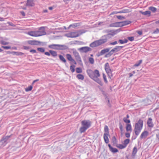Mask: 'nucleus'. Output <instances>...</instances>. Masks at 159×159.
<instances>
[{
    "label": "nucleus",
    "mask_w": 159,
    "mask_h": 159,
    "mask_svg": "<svg viewBox=\"0 0 159 159\" xmlns=\"http://www.w3.org/2000/svg\"><path fill=\"white\" fill-rule=\"evenodd\" d=\"M143 120L139 119L138 121L135 124L134 131L136 135H138L143 129Z\"/></svg>",
    "instance_id": "1"
},
{
    "label": "nucleus",
    "mask_w": 159,
    "mask_h": 159,
    "mask_svg": "<svg viewBox=\"0 0 159 159\" xmlns=\"http://www.w3.org/2000/svg\"><path fill=\"white\" fill-rule=\"evenodd\" d=\"M82 126L80 129L81 133L84 132L88 129L91 126V122L89 120H84L82 121L81 122Z\"/></svg>",
    "instance_id": "2"
},
{
    "label": "nucleus",
    "mask_w": 159,
    "mask_h": 159,
    "mask_svg": "<svg viewBox=\"0 0 159 159\" xmlns=\"http://www.w3.org/2000/svg\"><path fill=\"white\" fill-rule=\"evenodd\" d=\"M87 73L89 77L92 79L96 77H98L100 75L99 71L97 70L93 71L89 69L87 70Z\"/></svg>",
    "instance_id": "3"
},
{
    "label": "nucleus",
    "mask_w": 159,
    "mask_h": 159,
    "mask_svg": "<svg viewBox=\"0 0 159 159\" xmlns=\"http://www.w3.org/2000/svg\"><path fill=\"white\" fill-rule=\"evenodd\" d=\"M107 41V39H100L99 40H96L91 43L90 44V46L92 48L101 45L105 43Z\"/></svg>",
    "instance_id": "4"
},
{
    "label": "nucleus",
    "mask_w": 159,
    "mask_h": 159,
    "mask_svg": "<svg viewBox=\"0 0 159 159\" xmlns=\"http://www.w3.org/2000/svg\"><path fill=\"white\" fill-rule=\"evenodd\" d=\"M50 48L56 50H64L67 48V47L65 45L52 44L48 46Z\"/></svg>",
    "instance_id": "5"
},
{
    "label": "nucleus",
    "mask_w": 159,
    "mask_h": 159,
    "mask_svg": "<svg viewBox=\"0 0 159 159\" xmlns=\"http://www.w3.org/2000/svg\"><path fill=\"white\" fill-rule=\"evenodd\" d=\"M108 128L107 125H105L104 127V131L105 132L104 134L103 138L105 142L107 143L109 142V140L108 136Z\"/></svg>",
    "instance_id": "6"
},
{
    "label": "nucleus",
    "mask_w": 159,
    "mask_h": 159,
    "mask_svg": "<svg viewBox=\"0 0 159 159\" xmlns=\"http://www.w3.org/2000/svg\"><path fill=\"white\" fill-rule=\"evenodd\" d=\"M11 136L3 137L0 141V144L3 146H5L9 141V139Z\"/></svg>",
    "instance_id": "7"
},
{
    "label": "nucleus",
    "mask_w": 159,
    "mask_h": 159,
    "mask_svg": "<svg viewBox=\"0 0 159 159\" xmlns=\"http://www.w3.org/2000/svg\"><path fill=\"white\" fill-rule=\"evenodd\" d=\"M37 32L38 37L45 35L46 34V33L45 31L44 27H42L39 28L38 30L37 31Z\"/></svg>",
    "instance_id": "8"
},
{
    "label": "nucleus",
    "mask_w": 159,
    "mask_h": 159,
    "mask_svg": "<svg viewBox=\"0 0 159 159\" xmlns=\"http://www.w3.org/2000/svg\"><path fill=\"white\" fill-rule=\"evenodd\" d=\"M79 50L82 52L87 53L92 50V49L88 47H84L79 49Z\"/></svg>",
    "instance_id": "9"
},
{
    "label": "nucleus",
    "mask_w": 159,
    "mask_h": 159,
    "mask_svg": "<svg viewBox=\"0 0 159 159\" xmlns=\"http://www.w3.org/2000/svg\"><path fill=\"white\" fill-rule=\"evenodd\" d=\"M73 54L76 60L78 61L79 62H81L82 61L81 60V57L79 53L76 51L73 52Z\"/></svg>",
    "instance_id": "10"
},
{
    "label": "nucleus",
    "mask_w": 159,
    "mask_h": 159,
    "mask_svg": "<svg viewBox=\"0 0 159 159\" xmlns=\"http://www.w3.org/2000/svg\"><path fill=\"white\" fill-rule=\"evenodd\" d=\"M149 134L148 132L147 131H144L141 134L140 136V138L143 139L146 138Z\"/></svg>",
    "instance_id": "11"
},
{
    "label": "nucleus",
    "mask_w": 159,
    "mask_h": 159,
    "mask_svg": "<svg viewBox=\"0 0 159 159\" xmlns=\"http://www.w3.org/2000/svg\"><path fill=\"white\" fill-rule=\"evenodd\" d=\"M35 5L34 1L33 0H27L26 4V6L29 7H33Z\"/></svg>",
    "instance_id": "12"
},
{
    "label": "nucleus",
    "mask_w": 159,
    "mask_h": 159,
    "mask_svg": "<svg viewBox=\"0 0 159 159\" xmlns=\"http://www.w3.org/2000/svg\"><path fill=\"white\" fill-rule=\"evenodd\" d=\"M123 47V46H117L116 48L113 49H112L110 51V52H117L122 48Z\"/></svg>",
    "instance_id": "13"
},
{
    "label": "nucleus",
    "mask_w": 159,
    "mask_h": 159,
    "mask_svg": "<svg viewBox=\"0 0 159 159\" xmlns=\"http://www.w3.org/2000/svg\"><path fill=\"white\" fill-rule=\"evenodd\" d=\"M147 124L149 127H152L153 126V124L152 122V119L151 118H149L147 122Z\"/></svg>",
    "instance_id": "14"
},
{
    "label": "nucleus",
    "mask_w": 159,
    "mask_h": 159,
    "mask_svg": "<svg viewBox=\"0 0 159 159\" xmlns=\"http://www.w3.org/2000/svg\"><path fill=\"white\" fill-rule=\"evenodd\" d=\"M28 34L30 36L34 37H38L37 31H31L28 32Z\"/></svg>",
    "instance_id": "15"
},
{
    "label": "nucleus",
    "mask_w": 159,
    "mask_h": 159,
    "mask_svg": "<svg viewBox=\"0 0 159 159\" xmlns=\"http://www.w3.org/2000/svg\"><path fill=\"white\" fill-rule=\"evenodd\" d=\"M109 51V48L102 50L99 53V55H98V57H99L100 56L102 55L105 53Z\"/></svg>",
    "instance_id": "16"
},
{
    "label": "nucleus",
    "mask_w": 159,
    "mask_h": 159,
    "mask_svg": "<svg viewBox=\"0 0 159 159\" xmlns=\"http://www.w3.org/2000/svg\"><path fill=\"white\" fill-rule=\"evenodd\" d=\"M41 43L40 42L36 40H31L29 42V43L32 45H37Z\"/></svg>",
    "instance_id": "17"
},
{
    "label": "nucleus",
    "mask_w": 159,
    "mask_h": 159,
    "mask_svg": "<svg viewBox=\"0 0 159 159\" xmlns=\"http://www.w3.org/2000/svg\"><path fill=\"white\" fill-rule=\"evenodd\" d=\"M105 69L108 75H109V66L108 63H107L105 64Z\"/></svg>",
    "instance_id": "18"
},
{
    "label": "nucleus",
    "mask_w": 159,
    "mask_h": 159,
    "mask_svg": "<svg viewBox=\"0 0 159 159\" xmlns=\"http://www.w3.org/2000/svg\"><path fill=\"white\" fill-rule=\"evenodd\" d=\"M139 12L143 15H148L149 16H150L151 15V12L149 11H146L144 12L139 11Z\"/></svg>",
    "instance_id": "19"
},
{
    "label": "nucleus",
    "mask_w": 159,
    "mask_h": 159,
    "mask_svg": "<svg viewBox=\"0 0 159 159\" xmlns=\"http://www.w3.org/2000/svg\"><path fill=\"white\" fill-rule=\"evenodd\" d=\"M7 53H11L13 55L15 54L16 55H23L24 54L23 53L20 52H8Z\"/></svg>",
    "instance_id": "20"
},
{
    "label": "nucleus",
    "mask_w": 159,
    "mask_h": 159,
    "mask_svg": "<svg viewBox=\"0 0 159 159\" xmlns=\"http://www.w3.org/2000/svg\"><path fill=\"white\" fill-rule=\"evenodd\" d=\"M49 52L50 53L51 55L52 56H53L54 57H56L57 55V52L56 51L50 50L49 51Z\"/></svg>",
    "instance_id": "21"
},
{
    "label": "nucleus",
    "mask_w": 159,
    "mask_h": 159,
    "mask_svg": "<svg viewBox=\"0 0 159 159\" xmlns=\"http://www.w3.org/2000/svg\"><path fill=\"white\" fill-rule=\"evenodd\" d=\"M59 57L60 60L62 62L64 63H66V60L63 56L60 55H59Z\"/></svg>",
    "instance_id": "22"
},
{
    "label": "nucleus",
    "mask_w": 159,
    "mask_h": 159,
    "mask_svg": "<svg viewBox=\"0 0 159 159\" xmlns=\"http://www.w3.org/2000/svg\"><path fill=\"white\" fill-rule=\"evenodd\" d=\"M93 80L98 83V84H99L100 85H102V83L101 81V80L98 78V77H96L95 78V79H93Z\"/></svg>",
    "instance_id": "23"
},
{
    "label": "nucleus",
    "mask_w": 159,
    "mask_h": 159,
    "mask_svg": "<svg viewBox=\"0 0 159 159\" xmlns=\"http://www.w3.org/2000/svg\"><path fill=\"white\" fill-rule=\"evenodd\" d=\"M116 146L120 149H123L125 148V147L124 145L123 144H116Z\"/></svg>",
    "instance_id": "24"
},
{
    "label": "nucleus",
    "mask_w": 159,
    "mask_h": 159,
    "mask_svg": "<svg viewBox=\"0 0 159 159\" xmlns=\"http://www.w3.org/2000/svg\"><path fill=\"white\" fill-rule=\"evenodd\" d=\"M110 150L113 153H116L118 152V150L115 148H113L110 145Z\"/></svg>",
    "instance_id": "25"
},
{
    "label": "nucleus",
    "mask_w": 159,
    "mask_h": 159,
    "mask_svg": "<svg viewBox=\"0 0 159 159\" xmlns=\"http://www.w3.org/2000/svg\"><path fill=\"white\" fill-rule=\"evenodd\" d=\"M126 129L127 131H131L132 127L131 125L130 124H128L126 125Z\"/></svg>",
    "instance_id": "26"
},
{
    "label": "nucleus",
    "mask_w": 159,
    "mask_h": 159,
    "mask_svg": "<svg viewBox=\"0 0 159 159\" xmlns=\"http://www.w3.org/2000/svg\"><path fill=\"white\" fill-rule=\"evenodd\" d=\"M111 142L113 143V145H115L116 144L117 139L115 136H113L111 139Z\"/></svg>",
    "instance_id": "27"
},
{
    "label": "nucleus",
    "mask_w": 159,
    "mask_h": 159,
    "mask_svg": "<svg viewBox=\"0 0 159 159\" xmlns=\"http://www.w3.org/2000/svg\"><path fill=\"white\" fill-rule=\"evenodd\" d=\"M137 152V148L135 147H134L133 150L132 155L134 156H135Z\"/></svg>",
    "instance_id": "28"
},
{
    "label": "nucleus",
    "mask_w": 159,
    "mask_h": 159,
    "mask_svg": "<svg viewBox=\"0 0 159 159\" xmlns=\"http://www.w3.org/2000/svg\"><path fill=\"white\" fill-rule=\"evenodd\" d=\"M129 141L130 140L129 139H126L124 141L123 145L125 146V148L126 147L127 144L129 143Z\"/></svg>",
    "instance_id": "29"
},
{
    "label": "nucleus",
    "mask_w": 159,
    "mask_h": 159,
    "mask_svg": "<svg viewBox=\"0 0 159 159\" xmlns=\"http://www.w3.org/2000/svg\"><path fill=\"white\" fill-rule=\"evenodd\" d=\"M128 12H129V11L128 9H124L121 11H120L119 12H116L114 13L117 14L118 13H126Z\"/></svg>",
    "instance_id": "30"
},
{
    "label": "nucleus",
    "mask_w": 159,
    "mask_h": 159,
    "mask_svg": "<svg viewBox=\"0 0 159 159\" xmlns=\"http://www.w3.org/2000/svg\"><path fill=\"white\" fill-rule=\"evenodd\" d=\"M148 9L153 12H155L157 10V9L156 7L152 6L149 7Z\"/></svg>",
    "instance_id": "31"
},
{
    "label": "nucleus",
    "mask_w": 159,
    "mask_h": 159,
    "mask_svg": "<svg viewBox=\"0 0 159 159\" xmlns=\"http://www.w3.org/2000/svg\"><path fill=\"white\" fill-rule=\"evenodd\" d=\"M120 23L116 22L110 25V26L111 27H118L119 26Z\"/></svg>",
    "instance_id": "32"
},
{
    "label": "nucleus",
    "mask_w": 159,
    "mask_h": 159,
    "mask_svg": "<svg viewBox=\"0 0 159 159\" xmlns=\"http://www.w3.org/2000/svg\"><path fill=\"white\" fill-rule=\"evenodd\" d=\"M76 77L79 80H83L84 79V76L82 74H78L77 75Z\"/></svg>",
    "instance_id": "33"
},
{
    "label": "nucleus",
    "mask_w": 159,
    "mask_h": 159,
    "mask_svg": "<svg viewBox=\"0 0 159 159\" xmlns=\"http://www.w3.org/2000/svg\"><path fill=\"white\" fill-rule=\"evenodd\" d=\"M66 57L67 59L70 61H71L73 59L71 55L69 54H66Z\"/></svg>",
    "instance_id": "34"
},
{
    "label": "nucleus",
    "mask_w": 159,
    "mask_h": 159,
    "mask_svg": "<svg viewBox=\"0 0 159 159\" xmlns=\"http://www.w3.org/2000/svg\"><path fill=\"white\" fill-rule=\"evenodd\" d=\"M75 66L73 65H71L70 66V69L72 72H74L75 71Z\"/></svg>",
    "instance_id": "35"
},
{
    "label": "nucleus",
    "mask_w": 159,
    "mask_h": 159,
    "mask_svg": "<svg viewBox=\"0 0 159 159\" xmlns=\"http://www.w3.org/2000/svg\"><path fill=\"white\" fill-rule=\"evenodd\" d=\"M128 40L126 39H125L124 40L120 39L119 40V42L120 44H123L126 43H127Z\"/></svg>",
    "instance_id": "36"
},
{
    "label": "nucleus",
    "mask_w": 159,
    "mask_h": 159,
    "mask_svg": "<svg viewBox=\"0 0 159 159\" xmlns=\"http://www.w3.org/2000/svg\"><path fill=\"white\" fill-rule=\"evenodd\" d=\"M123 121L126 123L129 124L130 122V121L129 119H127L126 117H124L123 118Z\"/></svg>",
    "instance_id": "37"
},
{
    "label": "nucleus",
    "mask_w": 159,
    "mask_h": 159,
    "mask_svg": "<svg viewBox=\"0 0 159 159\" xmlns=\"http://www.w3.org/2000/svg\"><path fill=\"white\" fill-rule=\"evenodd\" d=\"M79 36V35H76L75 36V35H72L71 33H70L67 36L68 37L72 38L77 37Z\"/></svg>",
    "instance_id": "38"
},
{
    "label": "nucleus",
    "mask_w": 159,
    "mask_h": 159,
    "mask_svg": "<svg viewBox=\"0 0 159 159\" xmlns=\"http://www.w3.org/2000/svg\"><path fill=\"white\" fill-rule=\"evenodd\" d=\"M89 62L91 64H93L94 63V60L92 57H89Z\"/></svg>",
    "instance_id": "39"
},
{
    "label": "nucleus",
    "mask_w": 159,
    "mask_h": 159,
    "mask_svg": "<svg viewBox=\"0 0 159 159\" xmlns=\"http://www.w3.org/2000/svg\"><path fill=\"white\" fill-rule=\"evenodd\" d=\"M33 88V87L32 86H29L27 88L25 89V91L26 92L29 91H31Z\"/></svg>",
    "instance_id": "40"
},
{
    "label": "nucleus",
    "mask_w": 159,
    "mask_h": 159,
    "mask_svg": "<svg viewBox=\"0 0 159 159\" xmlns=\"http://www.w3.org/2000/svg\"><path fill=\"white\" fill-rule=\"evenodd\" d=\"M0 43L4 45H7L9 44L8 42H5L3 40H1L0 42Z\"/></svg>",
    "instance_id": "41"
},
{
    "label": "nucleus",
    "mask_w": 159,
    "mask_h": 159,
    "mask_svg": "<svg viewBox=\"0 0 159 159\" xmlns=\"http://www.w3.org/2000/svg\"><path fill=\"white\" fill-rule=\"evenodd\" d=\"M117 33V31H113L112 30H110V35H113L116 34Z\"/></svg>",
    "instance_id": "42"
},
{
    "label": "nucleus",
    "mask_w": 159,
    "mask_h": 159,
    "mask_svg": "<svg viewBox=\"0 0 159 159\" xmlns=\"http://www.w3.org/2000/svg\"><path fill=\"white\" fill-rule=\"evenodd\" d=\"M142 60H139L138 63H136L134 65V66L135 67H137L139 66L142 63Z\"/></svg>",
    "instance_id": "43"
},
{
    "label": "nucleus",
    "mask_w": 159,
    "mask_h": 159,
    "mask_svg": "<svg viewBox=\"0 0 159 159\" xmlns=\"http://www.w3.org/2000/svg\"><path fill=\"white\" fill-rule=\"evenodd\" d=\"M76 72L77 73H81L82 72V70L80 68H77L76 69Z\"/></svg>",
    "instance_id": "44"
},
{
    "label": "nucleus",
    "mask_w": 159,
    "mask_h": 159,
    "mask_svg": "<svg viewBox=\"0 0 159 159\" xmlns=\"http://www.w3.org/2000/svg\"><path fill=\"white\" fill-rule=\"evenodd\" d=\"M37 50L39 51L42 52H43L45 51V50L43 48H38Z\"/></svg>",
    "instance_id": "45"
},
{
    "label": "nucleus",
    "mask_w": 159,
    "mask_h": 159,
    "mask_svg": "<svg viewBox=\"0 0 159 159\" xmlns=\"http://www.w3.org/2000/svg\"><path fill=\"white\" fill-rule=\"evenodd\" d=\"M116 17L118 19L120 20H122L125 19V17L124 16L120 15L117 16Z\"/></svg>",
    "instance_id": "46"
},
{
    "label": "nucleus",
    "mask_w": 159,
    "mask_h": 159,
    "mask_svg": "<svg viewBox=\"0 0 159 159\" xmlns=\"http://www.w3.org/2000/svg\"><path fill=\"white\" fill-rule=\"evenodd\" d=\"M102 75H103V79L104 80V81L106 83H107V79H106V75L104 74V73H103Z\"/></svg>",
    "instance_id": "47"
},
{
    "label": "nucleus",
    "mask_w": 159,
    "mask_h": 159,
    "mask_svg": "<svg viewBox=\"0 0 159 159\" xmlns=\"http://www.w3.org/2000/svg\"><path fill=\"white\" fill-rule=\"evenodd\" d=\"M2 48L6 49H8L11 48V47L10 46H2Z\"/></svg>",
    "instance_id": "48"
},
{
    "label": "nucleus",
    "mask_w": 159,
    "mask_h": 159,
    "mask_svg": "<svg viewBox=\"0 0 159 159\" xmlns=\"http://www.w3.org/2000/svg\"><path fill=\"white\" fill-rule=\"evenodd\" d=\"M128 39L129 40V41H132L134 40V37H128Z\"/></svg>",
    "instance_id": "49"
},
{
    "label": "nucleus",
    "mask_w": 159,
    "mask_h": 159,
    "mask_svg": "<svg viewBox=\"0 0 159 159\" xmlns=\"http://www.w3.org/2000/svg\"><path fill=\"white\" fill-rule=\"evenodd\" d=\"M159 33V29H156V30L153 32V33L154 34H157Z\"/></svg>",
    "instance_id": "50"
},
{
    "label": "nucleus",
    "mask_w": 159,
    "mask_h": 159,
    "mask_svg": "<svg viewBox=\"0 0 159 159\" xmlns=\"http://www.w3.org/2000/svg\"><path fill=\"white\" fill-rule=\"evenodd\" d=\"M71 33L72 35H75V36L76 35H80L76 32H71Z\"/></svg>",
    "instance_id": "51"
},
{
    "label": "nucleus",
    "mask_w": 159,
    "mask_h": 159,
    "mask_svg": "<svg viewBox=\"0 0 159 159\" xmlns=\"http://www.w3.org/2000/svg\"><path fill=\"white\" fill-rule=\"evenodd\" d=\"M119 128L121 132H122L123 129V126L121 124H120L119 125Z\"/></svg>",
    "instance_id": "52"
},
{
    "label": "nucleus",
    "mask_w": 159,
    "mask_h": 159,
    "mask_svg": "<svg viewBox=\"0 0 159 159\" xmlns=\"http://www.w3.org/2000/svg\"><path fill=\"white\" fill-rule=\"evenodd\" d=\"M125 135L127 138H129L130 136V134L129 133H127L125 134Z\"/></svg>",
    "instance_id": "53"
},
{
    "label": "nucleus",
    "mask_w": 159,
    "mask_h": 159,
    "mask_svg": "<svg viewBox=\"0 0 159 159\" xmlns=\"http://www.w3.org/2000/svg\"><path fill=\"white\" fill-rule=\"evenodd\" d=\"M30 52H32V53H36V50H34V49L31 50L30 51Z\"/></svg>",
    "instance_id": "54"
},
{
    "label": "nucleus",
    "mask_w": 159,
    "mask_h": 159,
    "mask_svg": "<svg viewBox=\"0 0 159 159\" xmlns=\"http://www.w3.org/2000/svg\"><path fill=\"white\" fill-rule=\"evenodd\" d=\"M20 13L21 14V15L23 16H25V12L24 11H20Z\"/></svg>",
    "instance_id": "55"
},
{
    "label": "nucleus",
    "mask_w": 159,
    "mask_h": 159,
    "mask_svg": "<svg viewBox=\"0 0 159 159\" xmlns=\"http://www.w3.org/2000/svg\"><path fill=\"white\" fill-rule=\"evenodd\" d=\"M44 54L48 56H50V53L48 52H45L44 53Z\"/></svg>",
    "instance_id": "56"
},
{
    "label": "nucleus",
    "mask_w": 159,
    "mask_h": 159,
    "mask_svg": "<svg viewBox=\"0 0 159 159\" xmlns=\"http://www.w3.org/2000/svg\"><path fill=\"white\" fill-rule=\"evenodd\" d=\"M76 24H71V25H70V27H71V26H74V27H76L77 26V25H76Z\"/></svg>",
    "instance_id": "57"
},
{
    "label": "nucleus",
    "mask_w": 159,
    "mask_h": 159,
    "mask_svg": "<svg viewBox=\"0 0 159 159\" xmlns=\"http://www.w3.org/2000/svg\"><path fill=\"white\" fill-rule=\"evenodd\" d=\"M156 137L157 139L158 140V141H159V132L156 135Z\"/></svg>",
    "instance_id": "58"
},
{
    "label": "nucleus",
    "mask_w": 159,
    "mask_h": 159,
    "mask_svg": "<svg viewBox=\"0 0 159 159\" xmlns=\"http://www.w3.org/2000/svg\"><path fill=\"white\" fill-rule=\"evenodd\" d=\"M117 43V41H115L113 43H111L110 44L111 45H115V44H116Z\"/></svg>",
    "instance_id": "59"
},
{
    "label": "nucleus",
    "mask_w": 159,
    "mask_h": 159,
    "mask_svg": "<svg viewBox=\"0 0 159 159\" xmlns=\"http://www.w3.org/2000/svg\"><path fill=\"white\" fill-rule=\"evenodd\" d=\"M39 80V79H36L34 80L32 82V84H33L35 82H37Z\"/></svg>",
    "instance_id": "60"
},
{
    "label": "nucleus",
    "mask_w": 159,
    "mask_h": 159,
    "mask_svg": "<svg viewBox=\"0 0 159 159\" xmlns=\"http://www.w3.org/2000/svg\"><path fill=\"white\" fill-rule=\"evenodd\" d=\"M71 62H73L74 64H76V62L75 61V60L73 59L71 61Z\"/></svg>",
    "instance_id": "61"
},
{
    "label": "nucleus",
    "mask_w": 159,
    "mask_h": 159,
    "mask_svg": "<svg viewBox=\"0 0 159 159\" xmlns=\"http://www.w3.org/2000/svg\"><path fill=\"white\" fill-rule=\"evenodd\" d=\"M138 33L139 34V35H141L142 34V31H138Z\"/></svg>",
    "instance_id": "62"
},
{
    "label": "nucleus",
    "mask_w": 159,
    "mask_h": 159,
    "mask_svg": "<svg viewBox=\"0 0 159 159\" xmlns=\"http://www.w3.org/2000/svg\"><path fill=\"white\" fill-rule=\"evenodd\" d=\"M30 48L29 47L25 46L24 47V48L25 49H28Z\"/></svg>",
    "instance_id": "63"
},
{
    "label": "nucleus",
    "mask_w": 159,
    "mask_h": 159,
    "mask_svg": "<svg viewBox=\"0 0 159 159\" xmlns=\"http://www.w3.org/2000/svg\"><path fill=\"white\" fill-rule=\"evenodd\" d=\"M155 23L157 24H159V20L155 22Z\"/></svg>",
    "instance_id": "64"
}]
</instances>
